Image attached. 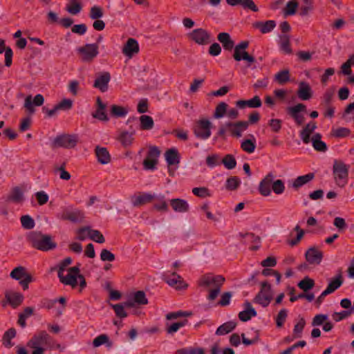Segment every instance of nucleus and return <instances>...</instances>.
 Instances as JSON below:
<instances>
[{
  "instance_id": "nucleus-37",
  "label": "nucleus",
  "mask_w": 354,
  "mask_h": 354,
  "mask_svg": "<svg viewBox=\"0 0 354 354\" xmlns=\"http://www.w3.org/2000/svg\"><path fill=\"white\" fill-rule=\"evenodd\" d=\"M343 283V279L341 271L335 278L333 279L328 283L327 288L325 289L328 294H331L338 289Z\"/></svg>"
},
{
  "instance_id": "nucleus-35",
  "label": "nucleus",
  "mask_w": 354,
  "mask_h": 354,
  "mask_svg": "<svg viewBox=\"0 0 354 354\" xmlns=\"http://www.w3.org/2000/svg\"><path fill=\"white\" fill-rule=\"evenodd\" d=\"M254 26L259 29L263 34H265L272 31L276 26V23L273 20H268L265 22L257 21L254 24Z\"/></svg>"
},
{
  "instance_id": "nucleus-21",
  "label": "nucleus",
  "mask_w": 354,
  "mask_h": 354,
  "mask_svg": "<svg viewBox=\"0 0 354 354\" xmlns=\"http://www.w3.org/2000/svg\"><path fill=\"white\" fill-rule=\"evenodd\" d=\"M316 129V122L310 121L300 131L299 136L304 144L308 145L310 142V135Z\"/></svg>"
},
{
  "instance_id": "nucleus-54",
  "label": "nucleus",
  "mask_w": 354,
  "mask_h": 354,
  "mask_svg": "<svg viewBox=\"0 0 354 354\" xmlns=\"http://www.w3.org/2000/svg\"><path fill=\"white\" fill-rule=\"evenodd\" d=\"M176 354H205L203 348H183L177 350Z\"/></svg>"
},
{
  "instance_id": "nucleus-26",
  "label": "nucleus",
  "mask_w": 354,
  "mask_h": 354,
  "mask_svg": "<svg viewBox=\"0 0 354 354\" xmlns=\"http://www.w3.org/2000/svg\"><path fill=\"white\" fill-rule=\"evenodd\" d=\"M233 57L237 62L241 60L246 61L248 67H250L252 64L255 62V58L252 55H249L245 50L234 49Z\"/></svg>"
},
{
  "instance_id": "nucleus-18",
  "label": "nucleus",
  "mask_w": 354,
  "mask_h": 354,
  "mask_svg": "<svg viewBox=\"0 0 354 354\" xmlns=\"http://www.w3.org/2000/svg\"><path fill=\"white\" fill-rule=\"evenodd\" d=\"M111 80V75L109 72H103L96 77L93 87L98 88L101 92L104 93L108 90V84Z\"/></svg>"
},
{
  "instance_id": "nucleus-3",
  "label": "nucleus",
  "mask_w": 354,
  "mask_h": 354,
  "mask_svg": "<svg viewBox=\"0 0 354 354\" xmlns=\"http://www.w3.org/2000/svg\"><path fill=\"white\" fill-rule=\"evenodd\" d=\"M225 281V278L221 275L214 276L212 274H206L202 276L198 281L199 286L208 287L213 286L214 288L209 291L207 299L210 301L214 300L221 291V287Z\"/></svg>"
},
{
  "instance_id": "nucleus-43",
  "label": "nucleus",
  "mask_w": 354,
  "mask_h": 354,
  "mask_svg": "<svg viewBox=\"0 0 354 354\" xmlns=\"http://www.w3.org/2000/svg\"><path fill=\"white\" fill-rule=\"evenodd\" d=\"M102 344H106L108 348H111L113 346V342L109 340V337L106 334L98 335L93 341L94 347H99Z\"/></svg>"
},
{
  "instance_id": "nucleus-20",
  "label": "nucleus",
  "mask_w": 354,
  "mask_h": 354,
  "mask_svg": "<svg viewBox=\"0 0 354 354\" xmlns=\"http://www.w3.org/2000/svg\"><path fill=\"white\" fill-rule=\"evenodd\" d=\"M274 176L269 173L259 183V191L263 196H268L271 194V188Z\"/></svg>"
},
{
  "instance_id": "nucleus-1",
  "label": "nucleus",
  "mask_w": 354,
  "mask_h": 354,
  "mask_svg": "<svg viewBox=\"0 0 354 354\" xmlns=\"http://www.w3.org/2000/svg\"><path fill=\"white\" fill-rule=\"evenodd\" d=\"M57 275L62 283L75 288L78 284L81 290L86 286V282L83 274H80L79 267H59Z\"/></svg>"
},
{
  "instance_id": "nucleus-42",
  "label": "nucleus",
  "mask_w": 354,
  "mask_h": 354,
  "mask_svg": "<svg viewBox=\"0 0 354 354\" xmlns=\"http://www.w3.org/2000/svg\"><path fill=\"white\" fill-rule=\"evenodd\" d=\"M236 326V323L234 322H227L221 325L216 330V334L217 335H224L232 331Z\"/></svg>"
},
{
  "instance_id": "nucleus-49",
  "label": "nucleus",
  "mask_w": 354,
  "mask_h": 354,
  "mask_svg": "<svg viewBox=\"0 0 354 354\" xmlns=\"http://www.w3.org/2000/svg\"><path fill=\"white\" fill-rule=\"evenodd\" d=\"M188 324V320L185 319L183 320L171 324L166 328V331L169 334H174L177 332L180 328L186 326Z\"/></svg>"
},
{
  "instance_id": "nucleus-17",
  "label": "nucleus",
  "mask_w": 354,
  "mask_h": 354,
  "mask_svg": "<svg viewBox=\"0 0 354 354\" xmlns=\"http://www.w3.org/2000/svg\"><path fill=\"white\" fill-rule=\"evenodd\" d=\"M163 277L167 283L170 286L175 287L176 289H182L187 286L181 277L177 274L175 272L170 274H165Z\"/></svg>"
},
{
  "instance_id": "nucleus-29",
  "label": "nucleus",
  "mask_w": 354,
  "mask_h": 354,
  "mask_svg": "<svg viewBox=\"0 0 354 354\" xmlns=\"http://www.w3.org/2000/svg\"><path fill=\"white\" fill-rule=\"evenodd\" d=\"M226 2L231 6L241 5L244 9H249L253 12L259 10L253 0H226Z\"/></svg>"
},
{
  "instance_id": "nucleus-6",
  "label": "nucleus",
  "mask_w": 354,
  "mask_h": 354,
  "mask_svg": "<svg viewBox=\"0 0 354 354\" xmlns=\"http://www.w3.org/2000/svg\"><path fill=\"white\" fill-rule=\"evenodd\" d=\"M270 291L271 286L268 281H263L261 283L260 291L253 299V302L260 304L262 307L268 306L272 299Z\"/></svg>"
},
{
  "instance_id": "nucleus-53",
  "label": "nucleus",
  "mask_w": 354,
  "mask_h": 354,
  "mask_svg": "<svg viewBox=\"0 0 354 354\" xmlns=\"http://www.w3.org/2000/svg\"><path fill=\"white\" fill-rule=\"evenodd\" d=\"M306 325V321L304 317H300L299 322L295 325L293 328V335L297 338L302 336V332Z\"/></svg>"
},
{
  "instance_id": "nucleus-41",
  "label": "nucleus",
  "mask_w": 354,
  "mask_h": 354,
  "mask_svg": "<svg viewBox=\"0 0 354 354\" xmlns=\"http://www.w3.org/2000/svg\"><path fill=\"white\" fill-rule=\"evenodd\" d=\"M250 137L251 139L244 140L241 144V149L248 153H253L256 148V139L253 135H251Z\"/></svg>"
},
{
  "instance_id": "nucleus-12",
  "label": "nucleus",
  "mask_w": 354,
  "mask_h": 354,
  "mask_svg": "<svg viewBox=\"0 0 354 354\" xmlns=\"http://www.w3.org/2000/svg\"><path fill=\"white\" fill-rule=\"evenodd\" d=\"M211 127L212 123L208 120H199L195 128V136L201 140H206L211 136Z\"/></svg>"
},
{
  "instance_id": "nucleus-23",
  "label": "nucleus",
  "mask_w": 354,
  "mask_h": 354,
  "mask_svg": "<svg viewBox=\"0 0 354 354\" xmlns=\"http://www.w3.org/2000/svg\"><path fill=\"white\" fill-rule=\"evenodd\" d=\"M244 306L245 310L241 311L238 316L241 321L245 322L249 321L252 317H256L257 313L248 301H245Z\"/></svg>"
},
{
  "instance_id": "nucleus-31",
  "label": "nucleus",
  "mask_w": 354,
  "mask_h": 354,
  "mask_svg": "<svg viewBox=\"0 0 354 354\" xmlns=\"http://www.w3.org/2000/svg\"><path fill=\"white\" fill-rule=\"evenodd\" d=\"M297 95L302 100H308L312 97V91L308 83L306 82L299 83Z\"/></svg>"
},
{
  "instance_id": "nucleus-10",
  "label": "nucleus",
  "mask_w": 354,
  "mask_h": 354,
  "mask_svg": "<svg viewBox=\"0 0 354 354\" xmlns=\"http://www.w3.org/2000/svg\"><path fill=\"white\" fill-rule=\"evenodd\" d=\"M188 37L198 45H206L211 41V34L203 28L194 29Z\"/></svg>"
},
{
  "instance_id": "nucleus-15",
  "label": "nucleus",
  "mask_w": 354,
  "mask_h": 354,
  "mask_svg": "<svg viewBox=\"0 0 354 354\" xmlns=\"http://www.w3.org/2000/svg\"><path fill=\"white\" fill-rule=\"evenodd\" d=\"M225 127L230 131L232 136L240 138L249 127V122L247 121H238L236 122H227Z\"/></svg>"
},
{
  "instance_id": "nucleus-62",
  "label": "nucleus",
  "mask_w": 354,
  "mask_h": 354,
  "mask_svg": "<svg viewBox=\"0 0 354 354\" xmlns=\"http://www.w3.org/2000/svg\"><path fill=\"white\" fill-rule=\"evenodd\" d=\"M288 316V310L285 308L281 309L277 317H276V325L277 327L281 328L283 326L284 322H286V319Z\"/></svg>"
},
{
  "instance_id": "nucleus-38",
  "label": "nucleus",
  "mask_w": 354,
  "mask_h": 354,
  "mask_svg": "<svg viewBox=\"0 0 354 354\" xmlns=\"http://www.w3.org/2000/svg\"><path fill=\"white\" fill-rule=\"evenodd\" d=\"M165 159L168 165H178L180 162V157L176 149H168L165 153Z\"/></svg>"
},
{
  "instance_id": "nucleus-59",
  "label": "nucleus",
  "mask_w": 354,
  "mask_h": 354,
  "mask_svg": "<svg viewBox=\"0 0 354 354\" xmlns=\"http://www.w3.org/2000/svg\"><path fill=\"white\" fill-rule=\"evenodd\" d=\"M104 12L102 8L99 6L91 7L89 12V17L91 19H98L103 17Z\"/></svg>"
},
{
  "instance_id": "nucleus-5",
  "label": "nucleus",
  "mask_w": 354,
  "mask_h": 354,
  "mask_svg": "<svg viewBox=\"0 0 354 354\" xmlns=\"http://www.w3.org/2000/svg\"><path fill=\"white\" fill-rule=\"evenodd\" d=\"M77 52L84 62H91L99 54V46L97 44H86L78 47Z\"/></svg>"
},
{
  "instance_id": "nucleus-16",
  "label": "nucleus",
  "mask_w": 354,
  "mask_h": 354,
  "mask_svg": "<svg viewBox=\"0 0 354 354\" xmlns=\"http://www.w3.org/2000/svg\"><path fill=\"white\" fill-rule=\"evenodd\" d=\"M156 197V194L140 192L131 196V202L133 206L140 207L151 203Z\"/></svg>"
},
{
  "instance_id": "nucleus-8",
  "label": "nucleus",
  "mask_w": 354,
  "mask_h": 354,
  "mask_svg": "<svg viewBox=\"0 0 354 354\" xmlns=\"http://www.w3.org/2000/svg\"><path fill=\"white\" fill-rule=\"evenodd\" d=\"M77 142L76 135L62 134L55 138L52 142L53 147L73 148Z\"/></svg>"
},
{
  "instance_id": "nucleus-32",
  "label": "nucleus",
  "mask_w": 354,
  "mask_h": 354,
  "mask_svg": "<svg viewBox=\"0 0 354 354\" xmlns=\"http://www.w3.org/2000/svg\"><path fill=\"white\" fill-rule=\"evenodd\" d=\"M5 297L10 306L14 308L21 305L24 301V296L19 292H6Z\"/></svg>"
},
{
  "instance_id": "nucleus-24",
  "label": "nucleus",
  "mask_w": 354,
  "mask_h": 354,
  "mask_svg": "<svg viewBox=\"0 0 354 354\" xmlns=\"http://www.w3.org/2000/svg\"><path fill=\"white\" fill-rule=\"evenodd\" d=\"M236 105L239 109L249 108H259L261 106L262 102L260 97L257 95L253 97L252 99L248 100H238L236 102Z\"/></svg>"
},
{
  "instance_id": "nucleus-11",
  "label": "nucleus",
  "mask_w": 354,
  "mask_h": 354,
  "mask_svg": "<svg viewBox=\"0 0 354 354\" xmlns=\"http://www.w3.org/2000/svg\"><path fill=\"white\" fill-rule=\"evenodd\" d=\"M288 114L295 120L297 125H301L305 120L302 112L306 111V106L305 104L299 103L292 106H288L286 109Z\"/></svg>"
},
{
  "instance_id": "nucleus-4",
  "label": "nucleus",
  "mask_w": 354,
  "mask_h": 354,
  "mask_svg": "<svg viewBox=\"0 0 354 354\" xmlns=\"http://www.w3.org/2000/svg\"><path fill=\"white\" fill-rule=\"evenodd\" d=\"M349 165L342 160H335L333 166V174L335 184L344 187L348 180Z\"/></svg>"
},
{
  "instance_id": "nucleus-30",
  "label": "nucleus",
  "mask_w": 354,
  "mask_h": 354,
  "mask_svg": "<svg viewBox=\"0 0 354 354\" xmlns=\"http://www.w3.org/2000/svg\"><path fill=\"white\" fill-rule=\"evenodd\" d=\"M135 134V131H133L131 132H129L127 131H121L118 136V140L121 143V145L124 147H129L132 145L134 138L133 135Z\"/></svg>"
},
{
  "instance_id": "nucleus-57",
  "label": "nucleus",
  "mask_w": 354,
  "mask_h": 354,
  "mask_svg": "<svg viewBox=\"0 0 354 354\" xmlns=\"http://www.w3.org/2000/svg\"><path fill=\"white\" fill-rule=\"evenodd\" d=\"M21 223L22 227L26 230H31L35 227L34 219L29 215H24L21 217Z\"/></svg>"
},
{
  "instance_id": "nucleus-64",
  "label": "nucleus",
  "mask_w": 354,
  "mask_h": 354,
  "mask_svg": "<svg viewBox=\"0 0 354 354\" xmlns=\"http://www.w3.org/2000/svg\"><path fill=\"white\" fill-rule=\"evenodd\" d=\"M66 10L71 15H77L82 10V6L78 2H71L66 7Z\"/></svg>"
},
{
  "instance_id": "nucleus-47",
  "label": "nucleus",
  "mask_w": 354,
  "mask_h": 354,
  "mask_svg": "<svg viewBox=\"0 0 354 354\" xmlns=\"http://www.w3.org/2000/svg\"><path fill=\"white\" fill-rule=\"evenodd\" d=\"M140 129L150 130L153 127V120L149 115H142L140 118Z\"/></svg>"
},
{
  "instance_id": "nucleus-61",
  "label": "nucleus",
  "mask_w": 354,
  "mask_h": 354,
  "mask_svg": "<svg viewBox=\"0 0 354 354\" xmlns=\"http://www.w3.org/2000/svg\"><path fill=\"white\" fill-rule=\"evenodd\" d=\"M272 189L276 194H281L285 190V185L282 180H272Z\"/></svg>"
},
{
  "instance_id": "nucleus-33",
  "label": "nucleus",
  "mask_w": 354,
  "mask_h": 354,
  "mask_svg": "<svg viewBox=\"0 0 354 354\" xmlns=\"http://www.w3.org/2000/svg\"><path fill=\"white\" fill-rule=\"evenodd\" d=\"M95 151L97 160L101 164L105 165L111 161V155L106 147L97 146Z\"/></svg>"
},
{
  "instance_id": "nucleus-51",
  "label": "nucleus",
  "mask_w": 354,
  "mask_h": 354,
  "mask_svg": "<svg viewBox=\"0 0 354 354\" xmlns=\"http://www.w3.org/2000/svg\"><path fill=\"white\" fill-rule=\"evenodd\" d=\"M227 104L225 102H220L215 109L214 117L217 119L223 118L227 113Z\"/></svg>"
},
{
  "instance_id": "nucleus-2",
  "label": "nucleus",
  "mask_w": 354,
  "mask_h": 354,
  "mask_svg": "<svg viewBox=\"0 0 354 354\" xmlns=\"http://www.w3.org/2000/svg\"><path fill=\"white\" fill-rule=\"evenodd\" d=\"M28 240L31 245L41 251H48L56 248L50 235L44 234L40 232H31L28 235Z\"/></svg>"
},
{
  "instance_id": "nucleus-13",
  "label": "nucleus",
  "mask_w": 354,
  "mask_h": 354,
  "mask_svg": "<svg viewBox=\"0 0 354 354\" xmlns=\"http://www.w3.org/2000/svg\"><path fill=\"white\" fill-rule=\"evenodd\" d=\"M10 275L12 279L20 280L19 283L24 290L28 288V283L32 281V277L26 272L24 267H15Z\"/></svg>"
},
{
  "instance_id": "nucleus-40",
  "label": "nucleus",
  "mask_w": 354,
  "mask_h": 354,
  "mask_svg": "<svg viewBox=\"0 0 354 354\" xmlns=\"http://www.w3.org/2000/svg\"><path fill=\"white\" fill-rule=\"evenodd\" d=\"M16 334L17 332L14 328H10L6 330L2 337L3 345L8 348H11L13 346V343L11 342V339L15 337Z\"/></svg>"
},
{
  "instance_id": "nucleus-58",
  "label": "nucleus",
  "mask_w": 354,
  "mask_h": 354,
  "mask_svg": "<svg viewBox=\"0 0 354 354\" xmlns=\"http://www.w3.org/2000/svg\"><path fill=\"white\" fill-rule=\"evenodd\" d=\"M298 3L295 0L289 1L284 9V15L286 16L295 15Z\"/></svg>"
},
{
  "instance_id": "nucleus-27",
  "label": "nucleus",
  "mask_w": 354,
  "mask_h": 354,
  "mask_svg": "<svg viewBox=\"0 0 354 354\" xmlns=\"http://www.w3.org/2000/svg\"><path fill=\"white\" fill-rule=\"evenodd\" d=\"M170 205L176 212L185 213L189 211V205L186 200L182 198H173L170 200Z\"/></svg>"
},
{
  "instance_id": "nucleus-63",
  "label": "nucleus",
  "mask_w": 354,
  "mask_h": 354,
  "mask_svg": "<svg viewBox=\"0 0 354 354\" xmlns=\"http://www.w3.org/2000/svg\"><path fill=\"white\" fill-rule=\"evenodd\" d=\"M91 227L88 226L83 227L77 231V239L80 241H84L87 238H90Z\"/></svg>"
},
{
  "instance_id": "nucleus-46",
  "label": "nucleus",
  "mask_w": 354,
  "mask_h": 354,
  "mask_svg": "<svg viewBox=\"0 0 354 354\" xmlns=\"http://www.w3.org/2000/svg\"><path fill=\"white\" fill-rule=\"evenodd\" d=\"M128 109L113 104L111 106V114L115 118H123L128 113Z\"/></svg>"
},
{
  "instance_id": "nucleus-9",
  "label": "nucleus",
  "mask_w": 354,
  "mask_h": 354,
  "mask_svg": "<svg viewBox=\"0 0 354 354\" xmlns=\"http://www.w3.org/2000/svg\"><path fill=\"white\" fill-rule=\"evenodd\" d=\"M51 340V337L46 330H41L28 342L27 346L50 347Z\"/></svg>"
},
{
  "instance_id": "nucleus-25",
  "label": "nucleus",
  "mask_w": 354,
  "mask_h": 354,
  "mask_svg": "<svg viewBox=\"0 0 354 354\" xmlns=\"http://www.w3.org/2000/svg\"><path fill=\"white\" fill-rule=\"evenodd\" d=\"M139 52V45L138 41L133 38L127 40L126 44L124 46L122 53L127 57H131L134 54Z\"/></svg>"
},
{
  "instance_id": "nucleus-7",
  "label": "nucleus",
  "mask_w": 354,
  "mask_h": 354,
  "mask_svg": "<svg viewBox=\"0 0 354 354\" xmlns=\"http://www.w3.org/2000/svg\"><path fill=\"white\" fill-rule=\"evenodd\" d=\"M57 217L62 220L70 221L73 223L81 222L84 218L83 211L78 209L65 207L57 214Z\"/></svg>"
},
{
  "instance_id": "nucleus-45",
  "label": "nucleus",
  "mask_w": 354,
  "mask_h": 354,
  "mask_svg": "<svg viewBox=\"0 0 354 354\" xmlns=\"http://www.w3.org/2000/svg\"><path fill=\"white\" fill-rule=\"evenodd\" d=\"M274 80L278 84L283 85L290 80V72L288 70H282L275 74Z\"/></svg>"
},
{
  "instance_id": "nucleus-56",
  "label": "nucleus",
  "mask_w": 354,
  "mask_h": 354,
  "mask_svg": "<svg viewBox=\"0 0 354 354\" xmlns=\"http://www.w3.org/2000/svg\"><path fill=\"white\" fill-rule=\"evenodd\" d=\"M280 48L286 54H290L292 53L289 37L287 35L281 37Z\"/></svg>"
},
{
  "instance_id": "nucleus-34",
  "label": "nucleus",
  "mask_w": 354,
  "mask_h": 354,
  "mask_svg": "<svg viewBox=\"0 0 354 354\" xmlns=\"http://www.w3.org/2000/svg\"><path fill=\"white\" fill-rule=\"evenodd\" d=\"M218 40L222 44L225 50H231L234 48V42L227 32H221L218 35Z\"/></svg>"
},
{
  "instance_id": "nucleus-60",
  "label": "nucleus",
  "mask_w": 354,
  "mask_h": 354,
  "mask_svg": "<svg viewBox=\"0 0 354 354\" xmlns=\"http://www.w3.org/2000/svg\"><path fill=\"white\" fill-rule=\"evenodd\" d=\"M110 306L114 310L117 317L120 318H125L127 317V313L124 310V306L122 304H110Z\"/></svg>"
},
{
  "instance_id": "nucleus-14",
  "label": "nucleus",
  "mask_w": 354,
  "mask_h": 354,
  "mask_svg": "<svg viewBox=\"0 0 354 354\" xmlns=\"http://www.w3.org/2000/svg\"><path fill=\"white\" fill-rule=\"evenodd\" d=\"M44 102V97L41 94L36 95L33 99L32 95H29L25 98L24 106L30 115H32L35 112V106H40Z\"/></svg>"
},
{
  "instance_id": "nucleus-19",
  "label": "nucleus",
  "mask_w": 354,
  "mask_h": 354,
  "mask_svg": "<svg viewBox=\"0 0 354 354\" xmlns=\"http://www.w3.org/2000/svg\"><path fill=\"white\" fill-rule=\"evenodd\" d=\"M96 111L92 113V116L100 121L107 122L109 120L108 115L106 112V105L104 104L100 97L96 99Z\"/></svg>"
},
{
  "instance_id": "nucleus-52",
  "label": "nucleus",
  "mask_w": 354,
  "mask_h": 354,
  "mask_svg": "<svg viewBox=\"0 0 354 354\" xmlns=\"http://www.w3.org/2000/svg\"><path fill=\"white\" fill-rule=\"evenodd\" d=\"M221 162L227 169H232L236 166V160L232 154L225 156Z\"/></svg>"
},
{
  "instance_id": "nucleus-48",
  "label": "nucleus",
  "mask_w": 354,
  "mask_h": 354,
  "mask_svg": "<svg viewBox=\"0 0 354 354\" xmlns=\"http://www.w3.org/2000/svg\"><path fill=\"white\" fill-rule=\"evenodd\" d=\"M298 287L303 290L304 292H307L311 290L315 286V281L313 279L308 277H305L298 284Z\"/></svg>"
},
{
  "instance_id": "nucleus-39",
  "label": "nucleus",
  "mask_w": 354,
  "mask_h": 354,
  "mask_svg": "<svg viewBox=\"0 0 354 354\" xmlns=\"http://www.w3.org/2000/svg\"><path fill=\"white\" fill-rule=\"evenodd\" d=\"M8 198L15 203H20L24 201V192L19 187H15L11 189Z\"/></svg>"
},
{
  "instance_id": "nucleus-44",
  "label": "nucleus",
  "mask_w": 354,
  "mask_h": 354,
  "mask_svg": "<svg viewBox=\"0 0 354 354\" xmlns=\"http://www.w3.org/2000/svg\"><path fill=\"white\" fill-rule=\"evenodd\" d=\"M153 200L156 202L153 205V207L158 211L167 212L168 210V205L165 201V196L162 194L156 195Z\"/></svg>"
},
{
  "instance_id": "nucleus-36",
  "label": "nucleus",
  "mask_w": 354,
  "mask_h": 354,
  "mask_svg": "<svg viewBox=\"0 0 354 354\" xmlns=\"http://www.w3.org/2000/svg\"><path fill=\"white\" fill-rule=\"evenodd\" d=\"M322 135L319 133L314 134L310 139L313 148L318 151H326L327 150L326 145L322 140Z\"/></svg>"
},
{
  "instance_id": "nucleus-22",
  "label": "nucleus",
  "mask_w": 354,
  "mask_h": 354,
  "mask_svg": "<svg viewBox=\"0 0 354 354\" xmlns=\"http://www.w3.org/2000/svg\"><path fill=\"white\" fill-rule=\"evenodd\" d=\"M322 258V251L315 248H309L306 252V261L310 264H319Z\"/></svg>"
},
{
  "instance_id": "nucleus-50",
  "label": "nucleus",
  "mask_w": 354,
  "mask_h": 354,
  "mask_svg": "<svg viewBox=\"0 0 354 354\" xmlns=\"http://www.w3.org/2000/svg\"><path fill=\"white\" fill-rule=\"evenodd\" d=\"M192 193L195 196L202 198L212 196V192L205 187H194L192 189Z\"/></svg>"
},
{
  "instance_id": "nucleus-28",
  "label": "nucleus",
  "mask_w": 354,
  "mask_h": 354,
  "mask_svg": "<svg viewBox=\"0 0 354 354\" xmlns=\"http://www.w3.org/2000/svg\"><path fill=\"white\" fill-rule=\"evenodd\" d=\"M315 178L314 173H308L307 174L298 176L296 178L292 183L291 187L297 190L304 185H306L309 182H310L312 180H313Z\"/></svg>"
},
{
  "instance_id": "nucleus-55",
  "label": "nucleus",
  "mask_w": 354,
  "mask_h": 354,
  "mask_svg": "<svg viewBox=\"0 0 354 354\" xmlns=\"http://www.w3.org/2000/svg\"><path fill=\"white\" fill-rule=\"evenodd\" d=\"M241 184V180L237 176H232L227 179L225 187L228 190L236 189Z\"/></svg>"
}]
</instances>
